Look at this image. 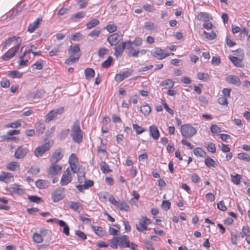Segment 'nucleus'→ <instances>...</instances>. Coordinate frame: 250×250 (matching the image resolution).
<instances>
[{"instance_id": "obj_1", "label": "nucleus", "mask_w": 250, "mask_h": 250, "mask_svg": "<svg viewBox=\"0 0 250 250\" xmlns=\"http://www.w3.org/2000/svg\"><path fill=\"white\" fill-rule=\"evenodd\" d=\"M70 136L75 143L80 144L83 141V132L81 129L78 120H76L71 126Z\"/></svg>"}, {"instance_id": "obj_2", "label": "nucleus", "mask_w": 250, "mask_h": 250, "mask_svg": "<svg viewBox=\"0 0 250 250\" xmlns=\"http://www.w3.org/2000/svg\"><path fill=\"white\" fill-rule=\"evenodd\" d=\"M182 135L186 138H191L197 133V130L194 127L188 124H185L181 127Z\"/></svg>"}, {"instance_id": "obj_3", "label": "nucleus", "mask_w": 250, "mask_h": 250, "mask_svg": "<svg viewBox=\"0 0 250 250\" xmlns=\"http://www.w3.org/2000/svg\"><path fill=\"white\" fill-rule=\"evenodd\" d=\"M72 180V174L70 171L69 167H68L62 176L60 184L62 186H65L71 183Z\"/></svg>"}, {"instance_id": "obj_4", "label": "nucleus", "mask_w": 250, "mask_h": 250, "mask_svg": "<svg viewBox=\"0 0 250 250\" xmlns=\"http://www.w3.org/2000/svg\"><path fill=\"white\" fill-rule=\"evenodd\" d=\"M62 169V167L56 163L51 162V165L47 169V173L49 176L53 177L59 174Z\"/></svg>"}, {"instance_id": "obj_5", "label": "nucleus", "mask_w": 250, "mask_h": 250, "mask_svg": "<svg viewBox=\"0 0 250 250\" xmlns=\"http://www.w3.org/2000/svg\"><path fill=\"white\" fill-rule=\"evenodd\" d=\"M63 112V108L61 107L52 110L48 113L45 116V122L49 123L57 118L58 115H61Z\"/></svg>"}, {"instance_id": "obj_6", "label": "nucleus", "mask_w": 250, "mask_h": 250, "mask_svg": "<svg viewBox=\"0 0 250 250\" xmlns=\"http://www.w3.org/2000/svg\"><path fill=\"white\" fill-rule=\"evenodd\" d=\"M51 147V144L49 142H46L42 146L37 147L34 151L35 155L37 157H41L47 151H48Z\"/></svg>"}, {"instance_id": "obj_7", "label": "nucleus", "mask_w": 250, "mask_h": 250, "mask_svg": "<svg viewBox=\"0 0 250 250\" xmlns=\"http://www.w3.org/2000/svg\"><path fill=\"white\" fill-rule=\"evenodd\" d=\"M64 190L63 188L58 187L52 192L51 198L54 202H58L63 198Z\"/></svg>"}, {"instance_id": "obj_8", "label": "nucleus", "mask_w": 250, "mask_h": 250, "mask_svg": "<svg viewBox=\"0 0 250 250\" xmlns=\"http://www.w3.org/2000/svg\"><path fill=\"white\" fill-rule=\"evenodd\" d=\"M234 52L239 53L242 58H239L235 56H229V59L235 66L241 67L243 66L242 64V60L244 56V53L243 51L241 49H237L234 51Z\"/></svg>"}, {"instance_id": "obj_9", "label": "nucleus", "mask_w": 250, "mask_h": 250, "mask_svg": "<svg viewBox=\"0 0 250 250\" xmlns=\"http://www.w3.org/2000/svg\"><path fill=\"white\" fill-rule=\"evenodd\" d=\"M117 241L118 242V245L121 248L130 247V241L127 235H124L120 237H117Z\"/></svg>"}, {"instance_id": "obj_10", "label": "nucleus", "mask_w": 250, "mask_h": 250, "mask_svg": "<svg viewBox=\"0 0 250 250\" xmlns=\"http://www.w3.org/2000/svg\"><path fill=\"white\" fill-rule=\"evenodd\" d=\"M20 45L21 42L20 41L19 42H18L17 45L14 46V50L13 51H7L2 56V59L3 61H6L9 60V59L15 56V54L18 52Z\"/></svg>"}, {"instance_id": "obj_11", "label": "nucleus", "mask_w": 250, "mask_h": 250, "mask_svg": "<svg viewBox=\"0 0 250 250\" xmlns=\"http://www.w3.org/2000/svg\"><path fill=\"white\" fill-rule=\"evenodd\" d=\"M28 150L26 147H23L22 146H19L16 149L14 156L18 159H23L27 154Z\"/></svg>"}, {"instance_id": "obj_12", "label": "nucleus", "mask_w": 250, "mask_h": 250, "mask_svg": "<svg viewBox=\"0 0 250 250\" xmlns=\"http://www.w3.org/2000/svg\"><path fill=\"white\" fill-rule=\"evenodd\" d=\"M20 41L21 44V39L17 36H12L9 37L5 41V44L3 46L2 49H6L7 46H10L13 43L17 45L18 42Z\"/></svg>"}, {"instance_id": "obj_13", "label": "nucleus", "mask_w": 250, "mask_h": 250, "mask_svg": "<svg viewBox=\"0 0 250 250\" xmlns=\"http://www.w3.org/2000/svg\"><path fill=\"white\" fill-rule=\"evenodd\" d=\"M62 151L63 150L61 148H59L56 149L52 154V157L50 159V162L57 163L61 160L63 157Z\"/></svg>"}, {"instance_id": "obj_14", "label": "nucleus", "mask_w": 250, "mask_h": 250, "mask_svg": "<svg viewBox=\"0 0 250 250\" xmlns=\"http://www.w3.org/2000/svg\"><path fill=\"white\" fill-rule=\"evenodd\" d=\"M151 54L155 57H157L159 59L162 60L168 56V54H164L163 50L160 48H155L151 51Z\"/></svg>"}, {"instance_id": "obj_15", "label": "nucleus", "mask_w": 250, "mask_h": 250, "mask_svg": "<svg viewBox=\"0 0 250 250\" xmlns=\"http://www.w3.org/2000/svg\"><path fill=\"white\" fill-rule=\"evenodd\" d=\"M132 71L133 70H131L130 71L127 70L117 74L115 77V81L118 82H122L125 78L130 76L132 73Z\"/></svg>"}, {"instance_id": "obj_16", "label": "nucleus", "mask_w": 250, "mask_h": 250, "mask_svg": "<svg viewBox=\"0 0 250 250\" xmlns=\"http://www.w3.org/2000/svg\"><path fill=\"white\" fill-rule=\"evenodd\" d=\"M119 35L118 33H114L108 36L107 41L109 42L110 45H116L120 41L119 40Z\"/></svg>"}, {"instance_id": "obj_17", "label": "nucleus", "mask_w": 250, "mask_h": 250, "mask_svg": "<svg viewBox=\"0 0 250 250\" xmlns=\"http://www.w3.org/2000/svg\"><path fill=\"white\" fill-rule=\"evenodd\" d=\"M150 135L154 140H158L160 137V132L157 127L154 125H151L149 127Z\"/></svg>"}, {"instance_id": "obj_18", "label": "nucleus", "mask_w": 250, "mask_h": 250, "mask_svg": "<svg viewBox=\"0 0 250 250\" xmlns=\"http://www.w3.org/2000/svg\"><path fill=\"white\" fill-rule=\"evenodd\" d=\"M226 81L229 83L239 86L241 84L239 78L235 75H229L226 78Z\"/></svg>"}, {"instance_id": "obj_19", "label": "nucleus", "mask_w": 250, "mask_h": 250, "mask_svg": "<svg viewBox=\"0 0 250 250\" xmlns=\"http://www.w3.org/2000/svg\"><path fill=\"white\" fill-rule=\"evenodd\" d=\"M44 91L43 89L38 90L28 94L26 97L28 99H39L43 97Z\"/></svg>"}, {"instance_id": "obj_20", "label": "nucleus", "mask_w": 250, "mask_h": 250, "mask_svg": "<svg viewBox=\"0 0 250 250\" xmlns=\"http://www.w3.org/2000/svg\"><path fill=\"white\" fill-rule=\"evenodd\" d=\"M136 229L140 232H143L144 230H146L148 229L146 225V222L144 220L142 216L139 219L138 224L136 225Z\"/></svg>"}, {"instance_id": "obj_21", "label": "nucleus", "mask_w": 250, "mask_h": 250, "mask_svg": "<svg viewBox=\"0 0 250 250\" xmlns=\"http://www.w3.org/2000/svg\"><path fill=\"white\" fill-rule=\"evenodd\" d=\"M42 21V18L37 19L35 21L29 25L27 31L30 33L33 32L36 29L38 28L40 22Z\"/></svg>"}, {"instance_id": "obj_22", "label": "nucleus", "mask_w": 250, "mask_h": 250, "mask_svg": "<svg viewBox=\"0 0 250 250\" xmlns=\"http://www.w3.org/2000/svg\"><path fill=\"white\" fill-rule=\"evenodd\" d=\"M196 19L199 21H208L212 19L211 16L207 12H200L197 16Z\"/></svg>"}, {"instance_id": "obj_23", "label": "nucleus", "mask_w": 250, "mask_h": 250, "mask_svg": "<svg viewBox=\"0 0 250 250\" xmlns=\"http://www.w3.org/2000/svg\"><path fill=\"white\" fill-rule=\"evenodd\" d=\"M80 48L78 44H74L71 45L68 51L69 55L76 56L77 54H81L80 53Z\"/></svg>"}, {"instance_id": "obj_24", "label": "nucleus", "mask_w": 250, "mask_h": 250, "mask_svg": "<svg viewBox=\"0 0 250 250\" xmlns=\"http://www.w3.org/2000/svg\"><path fill=\"white\" fill-rule=\"evenodd\" d=\"M49 183L46 180L38 179L35 182L36 187L40 189H45L49 186Z\"/></svg>"}, {"instance_id": "obj_25", "label": "nucleus", "mask_w": 250, "mask_h": 250, "mask_svg": "<svg viewBox=\"0 0 250 250\" xmlns=\"http://www.w3.org/2000/svg\"><path fill=\"white\" fill-rule=\"evenodd\" d=\"M11 189L12 190L13 192L19 195H22L25 192L24 189L21 187V186H19L17 184H12L11 187Z\"/></svg>"}, {"instance_id": "obj_26", "label": "nucleus", "mask_w": 250, "mask_h": 250, "mask_svg": "<svg viewBox=\"0 0 250 250\" xmlns=\"http://www.w3.org/2000/svg\"><path fill=\"white\" fill-rule=\"evenodd\" d=\"M13 178L12 174L8 172H2V174L0 175V181L8 183Z\"/></svg>"}, {"instance_id": "obj_27", "label": "nucleus", "mask_w": 250, "mask_h": 250, "mask_svg": "<svg viewBox=\"0 0 250 250\" xmlns=\"http://www.w3.org/2000/svg\"><path fill=\"white\" fill-rule=\"evenodd\" d=\"M84 74L86 79L90 80L94 78L95 76V71L92 68H87L84 70Z\"/></svg>"}, {"instance_id": "obj_28", "label": "nucleus", "mask_w": 250, "mask_h": 250, "mask_svg": "<svg viewBox=\"0 0 250 250\" xmlns=\"http://www.w3.org/2000/svg\"><path fill=\"white\" fill-rule=\"evenodd\" d=\"M80 56L81 54H77L76 56L70 55V57L65 60V63L69 65L71 64V63H74L75 62L79 60Z\"/></svg>"}, {"instance_id": "obj_29", "label": "nucleus", "mask_w": 250, "mask_h": 250, "mask_svg": "<svg viewBox=\"0 0 250 250\" xmlns=\"http://www.w3.org/2000/svg\"><path fill=\"white\" fill-rule=\"evenodd\" d=\"M100 166L101 170L104 174H107L111 171L110 169L109 166L104 161H102L100 163Z\"/></svg>"}, {"instance_id": "obj_30", "label": "nucleus", "mask_w": 250, "mask_h": 250, "mask_svg": "<svg viewBox=\"0 0 250 250\" xmlns=\"http://www.w3.org/2000/svg\"><path fill=\"white\" fill-rule=\"evenodd\" d=\"M20 164L17 162H11L8 164L6 168L11 171H15L17 168H19Z\"/></svg>"}, {"instance_id": "obj_31", "label": "nucleus", "mask_w": 250, "mask_h": 250, "mask_svg": "<svg viewBox=\"0 0 250 250\" xmlns=\"http://www.w3.org/2000/svg\"><path fill=\"white\" fill-rule=\"evenodd\" d=\"M160 85L162 86H165V88H172L174 85V83L170 79H167L166 80L162 81L160 83Z\"/></svg>"}, {"instance_id": "obj_32", "label": "nucleus", "mask_w": 250, "mask_h": 250, "mask_svg": "<svg viewBox=\"0 0 250 250\" xmlns=\"http://www.w3.org/2000/svg\"><path fill=\"white\" fill-rule=\"evenodd\" d=\"M116 207L121 210H124L125 211H128L130 209L129 207L125 201L121 202H118V204L117 205Z\"/></svg>"}, {"instance_id": "obj_33", "label": "nucleus", "mask_w": 250, "mask_h": 250, "mask_svg": "<svg viewBox=\"0 0 250 250\" xmlns=\"http://www.w3.org/2000/svg\"><path fill=\"white\" fill-rule=\"evenodd\" d=\"M193 153L197 156L205 157L206 156V152L200 147L194 148L193 150Z\"/></svg>"}, {"instance_id": "obj_34", "label": "nucleus", "mask_w": 250, "mask_h": 250, "mask_svg": "<svg viewBox=\"0 0 250 250\" xmlns=\"http://www.w3.org/2000/svg\"><path fill=\"white\" fill-rule=\"evenodd\" d=\"M27 199L31 202L39 204L43 202L42 198L38 197L36 195H30L28 196Z\"/></svg>"}, {"instance_id": "obj_35", "label": "nucleus", "mask_w": 250, "mask_h": 250, "mask_svg": "<svg viewBox=\"0 0 250 250\" xmlns=\"http://www.w3.org/2000/svg\"><path fill=\"white\" fill-rule=\"evenodd\" d=\"M205 164L208 167H215L216 162L210 157H208L205 159Z\"/></svg>"}, {"instance_id": "obj_36", "label": "nucleus", "mask_w": 250, "mask_h": 250, "mask_svg": "<svg viewBox=\"0 0 250 250\" xmlns=\"http://www.w3.org/2000/svg\"><path fill=\"white\" fill-rule=\"evenodd\" d=\"M99 23L100 21L96 19H94L86 24V27L87 29H91L99 24Z\"/></svg>"}, {"instance_id": "obj_37", "label": "nucleus", "mask_w": 250, "mask_h": 250, "mask_svg": "<svg viewBox=\"0 0 250 250\" xmlns=\"http://www.w3.org/2000/svg\"><path fill=\"white\" fill-rule=\"evenodd\" d=\"M140 111L145 116L148 115L151 111L150 107L148 105V104H146L141 107Z\"/></svg>"}, {"instance_id": "obj_38", "label": "nucleus", "mask_w": 250, "mask_h": 250, "mask_svg": "<svg viewBox=\"0 0 250 250\" xmlns=\"http://www.w3.org/2000/svg\"><path fill=\"white\" fill-rule=\"evenodd\" d=\"M33 239L37 243H41L43 240L42 235L39 233L35 232L33 235Z\"/></svg>"}, {"instance_id": "obj_39", "label": "nucleus", "mask_w": 250, "mask_h": 250, "mask_svg": "<svg viewBox=\"0 0 250 250\" xmlns=\"http://www.w3.org/2000/svg\"><path fill=\"white\" fill-rule=\"evenodd\" d=\"M114 55L116 56L117 58H118L119 57H121L124 52V50L122 49V48L120 46V45L118 44V45L115 46L114 48Z\"/></svg>"}, {"instance_id": "obj_40", "label": "nucleus", "mask_w": 250, "mask_h": 250, "mask_svg": "<svg viewBox=\"0 0 250 250\" xmlns=\"http://www.w3.org/2000/svg\"><path fill=\"white\" fill-rule=\"evenodd\" d=\"M36 129L39 134H42L45 129L44 124L42 122H38L36 124Z\"/></svg>"}, {"instance_id": "obj_41", "label": "nucleus", "mask_w": 250, "mask_h": 250, "mask_svg": "<svg viewBox=\"0 0 250 250\" xmlns=\"http://www.w3.org/2000/svg\"><path fill=\"white\" fill-rule=\"evenodd\" d=\"M43 66V61L40 60L37 62H36L34 64H33L31 67L33 70L38 69L41 70Z\"/></svg>"}, {"instance_id": "obj_42", "label": "nucleus", "mask_w": 250, "mask_h": 250, "mask_svg": "<svg viewBox=\"0 0 250 250\" xmlns=\"http://www.w3.org/2000/svg\"><path fill=\"white\" fill-rule=\"evenodd\" d=\"M112 60V57L109 56L108 58L102 63V66L105 68H108L111 65Z\"/></svg>"}, {"instance_id": "obj_43", "label": "nucleus", "mask_w": 250, "mask_h": 250, "mask_svg": "<svg viewBox=\"0 0 250 250\" xmlns=\"http://www.w3.org/2000/svg\"><path fill=\"white\" fill-rule=\"evenodd\" d=\"M238 159L242 160H244L246 162H249L250 161V156L249 155L246 153H239L238 154Z\"/></svg>"}, {"instance_id": "obj_44", "label": "nucleus", "mask_w": 250, "mask_h": 250, "mask_svg": "<svg viewBox=\"0 0 250 250\" xmlns=\"http://www.w3.org/2000/svg\"><path fill=\"white\" fill-rule=\"evenodd\" d=\"M101 32V29L100 27H97L92 32H91L88 36L95 38L99 36Z\"/></svg>"}, {"instance_id": "obj_45", "label": "nucleus", "mask_w": 250, "mask_h": 250, "mask_svg": "<svg viewBox=\"0 0 250 250\" xmlns=\"http://www.w3.org/2000/svg\"><path fill=\"white\" fill-rule=\"evenodd\" d=\"M21 124L19 121H16V122H12L9 124H8L5 125V127L6 128H18L21 126Z\"/></svg>"}, {"instance_id": "obj_46", "label": "nucleus", "mask_w": 250, "mask_h": 250, "mask_svg": "<svg viewBox=\"0 0 250 250\" xmlns=\"http://www.w3.org/2000/svg\"><path fill=\"white\" fill-rule=\"evenodd\" d=\"M8 73L13 78H21L22 76V73L16 70L9 71Z\"/></svg>"}, {"instance_id": "obj_47", "label": "nucleus", "mask_w": 250, "mask_h": 250, "mask_svg": "<svg viewBox=\"0 0 250 250\" xmlns=\"http://www.w3.org/2000/svg\"><path fill=\"white\" fill-rule=\"evenodd\" d=\"M132 127L133 129L136 131V133L137 135L140 134L145 131L143 128L137 124H133Z\"/></svg>"}, {"instance_id": "obj_48", "label": "nucleus", "mask_w": 250, "mask_h": 250, "mask_svg": "<svg viewBox=\"0 0 250 250\" xmlns=\"http://www.w3.org/2000/svg\"><path fill=\"white\" fill-rule=\"evenodd\" d=\"M93 230L95 232L100 236H103L104 234V231L102 227H93Z\"/></svg>"}, {"instance_id": "obj_49", "label": "nucleus", "mask_w": 250, "mask_h": 250, "mask_svg": "<svg viewBox=\"0 0 250 250\" xmlns=\"http://www.w3.org/2000/svg\"><path fill=\"white\" fill-rule=\"evenodd\" d=\"M70 171H72L74 173H78L79 172V170L80 169V167H78V163H75L73 164H70Z\"/></svg>"}, {"instance_id": "obj_50", "label": "nucleus", "mask_w": 250, "mask_h": 250, "mask_svg": "<svg viewBox=\"0 0 250 250\" xmlns=\"http://www.w3.org/2000/svg\"><path fill=\"white\" fill-rule=\"evenodd\" d=\"M197 78L199 80L206 81L208 80L209 75L207 73L199 72L197 74Z\"/></svg>"}, {"instance_id": "obj_51", "label": "nucleus", "mask_w": 250, "mask_h": 250, "mask_svg": "<svg viewBox=\"0 0 250 250\" xmlns=\"http://www.w3.org/2000/svg\"><path fill=\"white\" fill-rule=\"evenodd\" d=\"M232 181L236 185H239L240 183L241 176L240 174H236L235 175H231Z\"/></svg>"}, {"instance_id": "obj_52", "label": "nucleus", "mask_w": 250, "mask_h": 250, "mask_svg": "<svg viewBox=\"0 0 250 250\" xmlns=\"http://www.w3.org/2000/svg\"><path fill=\"white\" fill-rule=\"evenodd\" d=\"M204 34L205 35V37L209 40L214 39L216 36L215 33L213 31H211L210 33H208L205 31Z\"/></svg>"}, {"instance_id": "obj_53", "label": "nucleus", "mask_w": 250, "mask_h": 250, "mask_svg": "<svg viewBox=\"0 0 250 250\" xmlns=\"http://www.w3.org/2000/svg\"><path fill=\"white\" fill-rule=\"evenodd\" d=\"M218 103L222 105H226L228 104V98L225 96L220 97L218 99Z\"/></svg>"}, {"instance_id": "obj_54", "label": "nucleus", "mask_w": 250, "mask_h": 250, "mask_svg": "<svg viewBox=\"0 0 250 250\" xmlns=\"http://www.w3.org/2000/svg\"><path fill=\"white\" fill-rule=\"evenodd\" d=\"M69 164L78 163V158L74 154H71L69 158Z\"/></svg>"}, {"instance_id": "obj_55", "label": "nucleus", "mask_w": 250, "mask_h": 250, "mask_svg": "<svg viewBox=\"0 0 250 250\" xmlns=\"http://www.w3.org/2000/svg\"><path fill=\"white\" fill-rule=\"evenodd\" d=\"M133 44L135 46H141L143 42V40L141 38L137 37L135 38L134 40L132 41Z\"/></svg>"}, {"instance_id": "obj_56", "label": "nucleus", "mask_w": 250, "mask_h": 250, "mask_svg": "<svg viewBox=\"0 0 250 250\" xmlns=\"http://www.w3.org/2000/svg\"><path fill=\"white\" fill-rule=\"evenodd\" d=\"M105 28L109 33H113L116 31L117 27L116 25L112 24H108Z\"/></svg>"}, {"instance_id": "obj_57", "label": "nucleus", "mask_w": 250, "mask_h": 250, "mask_svg": "<svg viewBox=\"0 0 250 250\" xmlns=\"http://www.w3.org/2000/svg\"><path fill=\"white\" fill-rule=\"evenodd\" d=\"M211 131L213 134H217L221 132V128L216 125H213L210 127Z\"/></svg>"}, {"instance_id": "obj_58", "label": "nucleus", "mask_w": 250, "mask_h": 250, "mask_svg": "<svg viewBox=\"0 0 250 250\" xmlns=\"http://www.w3.org/2000/svg\"><path fill=\"white\" fill-rule=\"evenodd\" d=\"M162 104L164 106V108L168 112L169 114L173 115L174 114L173 110H172L170 108H169L167 105V104L165 102V100H161Z\"/></svg>"}, {"instance_id": "obj_59", "label": "nucleus", "mask_w": 250, "mask_h": 250, "mask_svg": "<svg viewBox=\"0 0 250 250\" xmlns=\"http://www.w3.org/2000/svg\"><path fill=\"white\" fill-rule=\"evenodd\" d=\"M70 208L75 211H78L80 208V203L76 202H71Z\"/></svg>"}, {"instance_id": "obj_60", "label": "nucleus", "mask_w": 250, "mask_h": 250, "mask_svg": "<svg viewBox=\"0 0 250 250\" xmlns=\"http://www.w3.org/2000/svg\"><path fill=\"white\" fill-rule=\"evenodd\" d=\"M170 203L168 200L163 201L162 204V208L165 210H167L170 208Z\"/></svg>"}, {"instance_id": "obj_61", "label": "nucleus", "mask_w": 250, "mask_h": 250, "mask_svg": "<svg viewBox=\"0 0 250 250\" xmlns=\"http://www.w3.org/2000/svg\"><path fill=\"white\" fill-rule=\"evenodd\" d=\"M79 173L78 174V181L80 183H82L83 182H84V181H85V173L84 172H79Z\"/></svg>"}, {"instance_id": "obj_62", "label": "nucleus", "mask_w": 250, "mask_h": 250, "mask_svg": "<svg viewBox=\"0 0 250 250\" xmlns=\"http://www.w3.org/2000/svg\"><path fill=\"white\" fill-rule=\"evenodd\" d=\"M145 28L148 30H152L155 29V25L152 22H146L145 24Z\"/></svg>"}, {"instance_id": "obj_63", "label": "nucleus", "mask_w": 250, "mask_h": 250, "mask_svg": "<svg viewBox=\"0 0 250 250\" xmlns=\"http://www.w3.org/2000/svg\"><path fill=\"white\" fill-rule=\"evenodd\" d=\"M0 85L4 88L8 87L10 86V82L6 79H2L0 81Z\"/></svg>"}, {"instance_id": "obj_64", "label": "nucleus", "mask_w": 250, "mask_h": 250, "mask_svg": "<svg viewBox=\"0 0 250 250\" xmlns=\"http://www.w3.org/2000/svg\"><path fill=\"white\" fill-rule=\"evenodd\" d=\"M208 150L211 153H215L216 151V147L212 143H210L207 146Z\"/></svg>"}]
</instances>
